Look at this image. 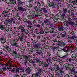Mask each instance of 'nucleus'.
<instances>
[{
  "label": "nucleus",
  "mask_w": 77,
  "mask_h": 77,
  "mask_svg": "<svg viewBox=\"0 0 77 77\" xmlns=\"http://www.w3.org/2000/svg\"><path fill=\"white\" fill-rule=\"evenodd\" d=\"M48 30H49L50 33H53V29L51 28H49Z\"/></svg>",
  "instance_id": "obj_22"
},
{
  "label": "nucleus",
  "mask_w": 77,
  "mask_h": 77,
  "mask_svg": "<svg viewBox=\"0 0 77 77\" xmlns=\"http://www.w3.org/2000/svg\"><path fill=\"white\" fill-rule=\"evenodd\" d=\"M30 14L31 16H27V17L28 19H33L34 17H33V16H34L35 15V11H30Z\"/></svg>",
  "instance_id": "obj_2"
},
{
  "label": "nucleus",
  "mask_w": 77,
  "mask_h": 77,
  "mask_svg": "<svg viewBox=\"0 0 77 77\" xmlns=\"http://www.w3.org/2000/svg\"><path fill=\"white\" fill-rule=\"evenodd\" d=\"M63 12H64L65 13H66V12L67 11V10L66 9H65L64 8H63Z\"/></svg>",
  "instance_id": "obj_39"
},
{
  "label": "nucleus",
  "mask_w": 77,
  "mask_h": 77,
  "mask_svg": "<svg viewBox=\"0 0 77 77\" xmlns=\"http://www.w3.org/2000/svg\"><path fill=\"white\" fill-rule=\"evenodd\" d=\"M77 72L74 73V75H75V77H77Z\"/></svg>",
  "instance_id": "obj_47"
},
{
  "label": "nucleus",
  "mask_w": 77,
  "mask_h": 77,
  "mask_svg": "<svg viewBox=\"0 0 77 77\" xmlns=\"http://www.w3.org/2000/svg\"><path fill=\"white\" fill-rule=\"evenodd\" d=\"M0 40H1V41H4V42H6V39H5L3 38H0Z\"/></svg>",
  "instance_id": "obj_25"
},
{
  "label": "nucleus",
  "mask_w": 77,
  "mask_h": 77,
  "mask_svg": "<svg viewBox=\"0 0 77 77\" xmlns=\"http://www.w3.org/2000/svg\"><path fill=\"white\" fill-rule=\"evenodd\" d=\"M42 9L43 11V12L45 13H47V12H48V10H47V9H46L45 8H43Z\"/></svg>",
  "instance_id": "obj_20"
},
{
  "label": "nucleus",
  "mask_w": 77,
  "mask_h": 77,
  "mask_svg": "<svg viewBox=\"0 0 77 77\" xmlns=\"http://www.w3.org/2000/svg\"><path fill=\"white\" fill-rule=\"evenodd\" d=\"M28 61H29V62H30V63H34V62H35V61H33V60L32 59H29Z\"/></svg>",
  "instance_id": "obj_27"
},
{
  "label": "nucleus",
  "mask_w": 77,
  "mask_h": 77,
  "mask_svg": "<svg viewBox=\"0 0 77 77\" xmlns=\"http://www.w3.org/2000/svg\"><path fill=\"white\" fill-rule=\"evenodd\" d=\"M37 6H41V4H40L39 2L37 3Z\"/></svg>",
  "instance_id": "obj_48"
},
{
  "label": "nucleus",
  "mask_w": 77,
  "mask_h": 77,
  "mask_svg": "<svg viewBox=\"0 0 77 77\" xmlns=\"http://www.w3.org/2000/svg\"><path fill=\"white\" fill-rule=\"evenodd\" d=\"M7 12V11H4L2 12V14H4L5 13H6Z\"/></svg>",
  "instance_id": "obj_50"
},
{
  "label": "nucleus",
  "mask_w": 77,
  "mask_h": 77,
  "mask_svg": "<svg viewBox=\"0 0 77 77\" xmlns=\"http://www.w3.org/2000/svg\"><path fill=\"white\" fill-rule=\"evenodd\" d=\"M48 62L49 63H48V64H52V63H51V59L49 58L48 59H46V61L45 63V64H44V62L43 65H42V66H43L45 67V68H46V67H48V64H46V63H47Z\"/></svg>",
  "instance_id": "obj_1"
},
{
  "label": "nucleus",
  "mask_w": 77,
  "mask_h": 77,
  "mask_svg": "<svg viewBox=\"0 0 77 77\" xmlns=\"http://www.w3.org/2000/svg\"><path fill=\"white\" fill-rule=\"evenodd\" d=\"M58 30L59 31H63V30H64V29H63V28L62 27H60L58 28Z\"/></svg>",
  "instance_id": "obj_24"
},
{
  "label": "nucleus",
  "mask_w": 77,
  "mask_h": 77,
  "mask_svg": "<svg viewBox=\"0 0 77 77\" xmlns=\"http://www.w3.org/2000/svg\"><path fill=\"white\" fill-rule=\"evenodd\" d=\"M4 47L7 50H10V49H11V48H9V47H6V46H4Z\"/></svg>",
  "instance_id": "obj_28"
},
{
  "label": "nucleus",
  "mask_w": 77,
  "mask_h": 77,
  "mask_svg": "<svg viewBox=\"0 0 77 77\" xmlns=\"http://www.w3.org/2000/svg\"><path fill=\"white\" fill-rule=\"evenodd\" d=\"M41 42H45L46 41V39H45V37H42V38L41 39Z\"/></svg>",
  "instance_id": "obj_15"
},
{
  "label": "nucleus",
  "mask_w": 77,
  "mask_h": 77,
  "mask_svg": "<svg viewBox=\"0 0 77 77\" xmlns=\"http://www.w3.org/2000/svg\"><path fill=\"white\" fill-rule=\"evenodd\" d=\"M77 57V55L75 54H73L72 55V57L73 59H75Z\"/></svg>",
  "instance_id": "obj_21"
},
{
  "label": "nucleus",
  "mask_w": 77,
  "mask_h": 77,
  "mask_svg": "<svg viewBox=\"0 0 77 77\" xmlns=\"http://www.w3.org/2000/svg\"><path fill=\"white\" fill-rule=\"evenodd\" d=\"M64 77H69V75L68 74H66L64 75Z\"/></svg>",
  "instance_id": "obj_40"
},
{
  "label": "nucleus",
  "mask_w": 77,
  "mask_h": 77,
  "mask_svg": "<svg viewBox=\"0 0 77 77\" xmlns=\"http://www.w3.org/2000/svg\"><path fill=\"white\" fill-rule=\"evenodd\" d=\"M28 50L29 51V54H30L31 53H32L33 51V50L32 49H28Z\"/></svg>",
  "instance_id": "obj_16"
},
{
  "label": "nucleus",
  "mask_w": 77,
  "mask_h": 77,
  "mask_svg": "<svg viewBox=\"0 0 77 77\" xmlns=\"http://www.w3.org/2000/svg\"><path fill=\"white\" fill-rule=\"evenodd\" d=\"M57 71L60 73H63V72L62 70H60V69H59V67L57 68Z\"/></svg>",
  "instance_id": "obj_12"
},
{
  "label": "nucleus",
  "mask_w": 77,
  "mask_h": 77,
  "mask_svg": "<svg viewBox=\"0 0 77 77\" xmlns=\"http://www.w3.org/2000/svg\"><path fill=\"white\" fill-rule=\"evenodd\" d=\"M38 75V74H33L32 75V77H36Z\"/></svg>",
  "instance_id": "obj_31"
},
{
  "label": "nucleus",
  "mask_w": 77,
  "mask_h": 77,
  "mask_svg": "<svg viewBox=\"0 0 77 77\" xmlns=\"http://www.w3.org/2000/svg\"><path fill=\"white\" fill-rule=\"evenodd\" d=\"M57 43L58 44H57V45H60V46H61L62 47L64 46V43L63 42H60L58 41L57 42Z\"/></svg>",
  "instance_id": "obj_7"
},
{
  "label": "nucleus",
  "mask_w": 77,
  "mask_h": 77,
  "mask_svg": "<svg viewBox=\"0 0 77 77\" xmlns=\"http://www.w3.org/2000/svg\"><path fill=\"white\" fill-rule=\"evenodd\" d=\"M2 69L4 71H5L6 69V68L5 67H3Z\"/></svg>",
  "instance_id": "obj_56"
},
{
  "label": "nucleus",
  "mask_w": 77,
  "mask_h": 77,
  "mask_svg": "<svg viewBox=\"0 0 77 77\" xmlns=\"http://www.w3.org/2000/svg\"><path fill=\"white\" fill-rule=\"evenodd\" d=\"M25 29H24V28H23L22 29H21V32H22V33H23L24 32V30Z\"/></svg>",
  "instance_id": "obj_42"
},
{
  "label": "nucleus",
  "mask_w": 77,
  "mask_h": 77,
  "mask_svg": "<svg viewBox=\"0 0 77 77\" xmlns=\"http://www.w3.org/2000/svg\"><path fill=\"white\" fill-rule=\"evenodd\" d=\"M27 45L28 47H29L30 46V43L29 42H28L27 43Z\"/></svg>",
  "instance_id": "obj_45"
},
{
  "label": "nucleus",
  "mask_w": 77,
  "mask_h": 77,
  "mask_svg": "<svg viewBox=\"0 0 77 77\" xmlns=\"http://www.w3.org/2000/svg\"><path fill=\"white\" fill-rule=\"evenodd\" d=\"M68 20H69L68 23L70 25H72L73 24V22H72V19H70V18H68Z\"/></svg>",
  "instance_id": "obj_9"
},
{
  "label": "nucleus",
  "mask_w": 77,
  "mask_h": 77,
  "mask_svg": "<svg viewBox=\"0 0 77 77\" xmlns=\"http://www.w3.org/2000/svg\"><path fill=\"white\" fill-rule=\"evenodd\" d=\"M32 26H30V25H29V26H28V27H29V28H32Z\"/></svg>",
  "instance_id": "obj_64"
},
{
  "label": "nucleus",
  "mask_w": 77,
  "mask_h": 77,
  "mask_svg": "<svg viewBox=\"0 0 77 77\" xmlns=\"http://www.w3.org/2000/svg\"><path fill=\"white\" fill-rule=\"evenodd\" d=\"M26 23L29 24V25H32V22L30 21H27Z\"/></svg>",
  "instance_id": "obj_30"
},
{
  "label": "nucleus",
  "mask_w": 77,
  "mask_h": 77,
  "mask_svg": "<svg viewBox=\"0 0 77 77\" xmlns=\"http://www.w3.org/2000/svg\"><path fill=\"white\" fill-rule=\"evenodd\" d=\"M24 32L26 33V34H28L29 33V31H28V30L27 29H25Z\"/></svg>",
  "instance_id": "obj_33"
},
{
  "label": "nucleus",
  "mask_w": 77,
  "mask_h": 77,
  "mask_svg": "<svg viewBox=\"0 0 77 77\" xmlns=\"http://www.w3.org/2000/svg\"><path fill=\"white\" fill-rule=\"evenodd\" d=\"M35 43H33V47H34V48H38V47H39L38 46V44H35Z\"/></svg>",
  "instance_id": "obj_17"
},
{
  "label": "nucleus",
  "mask_w": 77,
  "mask_h": 77,
  "mask_svg": "<svg viewBox=\"0 0 77 77\" xmlns=\"http://www.w3.org/2000/svg\"><path fill=\"white\" fill-rule=\"evenodd\" d=\"M13 46H15V47H18V45H17V44L15 43H14L13 44Z\"/></svg>",
  "instance_id": "obj_38"
},
{
  "label": "nucleus",
  "mask_w": 77,
  "mask_h": 77,
  "mask_svg": "<svg viewBox=\"0 0 77 77\" xmlns=\"http://www.w3.org/2000/svg\"><path fill=\"white\" fill-rule=\"evenodd\" d=\"M70 34L71 35H74V32H70Z\"/></svg>",
  "instance_id": "obj_55"
},
{
  "label": "nucleus",
  "mask_w": 77,
  "mask_h": 77,
  "mask_svg": "<svg viewBox=\"0 0 77 77\" xmlns=\"http://www.w3.org/2000/svg\"><path fill=\"white\" fill-rule=\"evenodd\" d=\"M40 3L41 5H44V2L42 1H41Z\"/></svg>",
  "instance_id": "obj_49"
},
{
  "label": "nucleus",
  "mask_w": 77,
  "mask_h": 77,
  "mask_svg": "<svg viewBox=\"0 0 77 77\" xmlns=\"http://www.w3.org/2000/svg\"><path fill=\"white\" fill-rule=\"evenodd\" d=\"M40 33L41 34H42L44 33V29H43V28H40Z\"/></svg>",
  "instance_id": "obj_19"
},
{
  "label": "nucleus",
  "mask_w": 77,
  "mask_h": 77,
  "mask_svg": "<svg viewBox=\"0 0 77 77\" xmlns=\"http://www.w3.org/2000/svg\"><path fill=\"white\" fill-rule=\"evenodd\" d=\"M72 66V68H69V69L70 70L71 72H75V69H74V66L72 65H71Z\"/></svg>",
  "instance_id": "obj_6"
},
{
  "label": "nucleus",
  "mask_w": 77,
  "mask_h": 77,
  "mask_svg": "<svg viewBox=\"0 0 77 77\" xmlns=\"http://www.w3.org/2000/svg\"><path fill=\"white\" fill-rule=\"evenodd\" d=\"M0 29L2 30H3L4 29H5V26L2 24L1 23H0Z\"/></svg>",
  "instance_id": "obj_8"
},
{
  "label": "nucleus",
  "mask_w": 77,
  "mask_h": 77,
  "mask_svg": "<svg viewBox=\"0 0 77 77\" xmlns=\"http://www.w3.org/2000/svg\"><path fill=\"white\" fill-rule=\"evenodd\" d=\"M18 71H19V70H17V69L15 70V73H17V72H18Z\"/></svg>",
  "instance_id": "obj_53"
},
{
  "label": "nucleus",
  "mask_w": 77,
  "mask_h": 77,
  "mask_svg": "<svg viewBox=\"0 0 77 77\" xmlns=\"http://www.w3.org/2000/svg\"><path fill=\"white\" fill-rule=\"evenodd\" d=\"M36 60L37 63H39L40 65V66H41V65H44V61H40V60L37 59H36Z\"/></svg>",
  "instance_id": "obj_5"
},
{
  "label": "nucleus",
  "mask_w": 77,
  "mask_h": 77,
  "mask_svg": "<svg viewBox=\"0 0 77 77\" xmlns=\"http://www.w3.org/2000/svg\"><path fill=\"white\" fill-rule=\"evenodd\" d=\"M73 2H74V4H75V5H77V0H75Z\"/></svg>",
  "instance_id": "obj_37"
},
{
  "label": "nucleus",
  "mask_w": 77,
  "mask_h": 77,
  "mask_svg": "<svg viewBox=\"0 0 77 77\" xmlns=\"http://www.w3.org/2000/svg\"><path fill=\"white\" fill-rule=\"evenodd\" d=\"M30 71H31V70H30V67H28L26 72L28 74H29L30 73Z\"/></svg>",
  "instance_id": "obj_18"
},
{
  "label": "nucleus",
  "mask_w": 77,
  "mask_h": 77,
  "mask_svg": "<svg viewBox=\"0 0 77 77\" xmlns=\"http://www.w3.org/2000/svg\"><path fill=\"white\" fill-rule=\"evenodd\" d=\"M23 59H25L26 60H27L28 59V57L26 55L23 56Z\"/></svg>",
  "instance_id": "obj_29"
},
{
  "label": "nucleus",
  "mask_w": 77,
  "mask_h": 77,
  "mask_svg": "<svg viewBox=\"0 0 77 77\" xmlns=\"http://www.w3.org/2000/svg\"><path fill=\"white\" fill-rule=\"evenodd\" d=\"M11 20L8 19L7 21V23L5 24V26H8V24H9L12 23V21H14V18H11Z\"/></svg>",
  "instance_id": "obj_4"
},
{
  "label": "nucleus",
  "mask_w": 77,
  "mask_h": 77,
  "mask_svg": "<svg viewBox=\"0 0 77 77\" xmlns=\"http://www.w3.org/2000/svg\"><path fill=\"white\" fill-rule=\"evenodd\" d=\"M52 60H53V61H56L57 62H59V60H60V61H61L62 60H59V59H58V58H55L53 57L52 58Z\"/></svg>",
  "instance_id": "obj_10"
},
{
  "label": "nucleus",
  "mask_w": 77,
  "mask_h": 77,
  "mask_svg": "<svg viewBox=\"0 0 77 77\" xmlns=\"http://www.w3.org/2000/svg\"><path fill=\"white\" fill-rule=\"evenodd\" d=\"M75 38V36H73L71 37V39H74Z\"/></svg>",
  "instance_id": "obj_61"
},
{
  "label": "nucleus",
  "mask_w": 77,
  "mask_h": 77,
  "mask_svg": "<svg viewBox=\"0 0 77 77\" xmlns=\"http://www.w3.org/2000/svg\"><path fill=\"white\" fill-rule=\"evenodd\" d=\"M10 71H11V72H14L15 71V69H11L10 70Z\"/></svg>",
  "instance_id": "obj_35"
},
{
  "label": "nucleus",
  "mask_w": 77,
  "mask_h": 77,
  "mask_svg": "<svg viewBox=\"0 0 77 77\" xmlns=\"http://www.w3.org/2000/svg\"><path fill=\"white\" fill-rule=\"evenodd\" d=\"M71 60H72L71 58H69V59H68V61H69V62H71Z\"/></svg>",
  "instance_id": "obj_52"
},
{
  "label": "nucleus",
  "mask_w": 77,
  "mask_h": 77,
  "mask_svg": "<svg viewBox=\"0 0 77 77\" xmlns=\"http://www.w3.org/2000/svg\"><path fill=\"white\" fill-rule=\"evenodd\" d=\"M57 39H58V41H59V40H60V38H57L55 40H54L53 41V42H56L57 41Z\"/></svg>",
  "instance_id": "obj_26"
},
{
  "label": "nucleus",
  "mask_w": 77,
  "mask_h": 77,
  "mask_svg": "<svg viewBox=\"0 0 77 77\" xmlns=\"http://www.w3.org/2000/svg\"><path fill=\"white\" fill-rule=\"evenodd\" d=\"M59 48V46H57V47L54 46L52 47L51 49L52 50H53V51H55L54 50H55V49H58Z\"/></svg>",
  "instance_id": "obj_13"
},
{
  "label": "nucleus",
  "mask_w": 77,
  "mask_h": 77,
  "mask_svg": "<svg viewBox=\"0 0 77 77\" xmlns=\"http://www.w3.org/2000/svg\"><path fill=\"white\" fill-rule=\"evenodd\" d=\"M36 54H40V52L38 51H37L36 52Z\"/></svg>",
  "instance_id": "obj_59"
},
{
  "label": "nucleus",
  "mask_w": 77,
  "mask_h": 77,
  "mask_svg": "<svg viewBox=\"0 0 77 77\" xmlns=\"http://www.w3.org/2000/svg\"><path fill=\"white\" fill-rule=\"evenodd\" d=\"M19 69L20 70H22V72H24V67H21Z\"/></svg>",
  "instance_id": "obj_34"
},
{
  "label": "nucleus",
  "mask_w": 77,
  "mask_h": 77,
  "mask_svg": "<svg viewBox=\"0 0 77 77\" xmlns=\"http://www.w3.org/2000/svg\"><path fill=\"white\" fill-rule=\"evenodd\" d=\"M32 64H33V66H35V65H36V63H35V61H34V63H32Z\"/></svg>",
  "instance_id": "obj_43"
},
{
  "label": "nucleus",
  "mask_w": 77,
  "mask_h": 77,
  "mask_svg": "<svg viewBox=\"0 0 77 77\" xmlns=\"http://www.w3.org/2000/svg\"><path fill=\"white\" fill-rule=\"evenodd\" d=\"M37 71L38 72V75H41V72L42 71L41 69L40 68H38L37 69Z\"/></svg>",
  "instance_id": "obj_14"
},
{
  "label": "nucleus",
  "mask_w": 77,
  "mask_h": 77,
  "mask_svg": "<svg viewBox=\"0 0 77 77\" xmlns=\"http://www.w3.org/2000/svg\"><path fill=\"white\" fill-rule=\"evenodd\" d=\"M19 27L20 28V29H23L24 28V27H23L22 26H19Z\"/></svg>",
  "instance_id": "obj_44"
},
{
  "label": "nucleus",
  "mask_w": 77,
  "mask_h": 77,
  "mask_svg": "<svg viewBox=\"0 0 77 77\" xmlns=\"http://www.w3.org/2000/svg\"><path fill=\"white\" fill-rule=\"evenodd\" d=\"M4 31H5V32H9V29H8L7 28H5V29H4Z\"/></svg>",
  "instance_id": "obj_41"
},
{
  "label": "nucleus",
  "mask_w": 77,
  "mask_h": 77,
  "mask_svg": "<svg viewBox=\"0 0 77 77\" xmlns=\"http://www.w3.org/2000/svg\"><path fill=\"white\" fill-rule=\"evenodd\" d=\"M66 36L67 38H69V35H68V34H66Z\"/></svg>",
  "instance_id": "obj_60"
},
{
  "label": "nucleus",
  "mask_w": 77,
  "mask_h": 77,
  "mask_svg": "<svg viewBox=\"0 0 77 77\" xmlns=\"http://www.w3.org/2000/svg\"><path fill=\"white\" fill-rule=\"evenodd\" d=\"M48 21H49V20H45L44 21V22L45 23H48Z\"/></svg>",
  "instance_id": "obj_36"
},
{
  "label": "nucleus",
  "mask_w": 77,
  "mask_h": 77,
  "mask_svg": "<svg viewBox=\"0 0 77 77\" xmlns=\"http://www.w3.org/2000/svg\"><path fill=\"white\" fill-rule=\"evenodd\" d=\"M36 26L37 27H40L41 26V25H37Z\"/></svg>",
  "instance_id": "obj_57"
},
{
  "label": "nucleus",
  "mask_w": 77,
  "mask_h": 77,
  "mask_svg": "<svg viewBox=\"0 0 77 77\" xmlns=\"http://www.w3.org/2000/svg\"><path fill=\"white\" fill-rule=\"evenodd\" d=\"M19 39H20V41L22 42V43H24V42H26V40H25V39H23V37H20L19 38Z\"/></svg>",
  "instance_id": "obj_11"
},
{
  "label": "nucleus",
  "mask_w": 77,
  "mask_h": 77,
  "mask_svg": "<svg viewBox=\"0 0 77 77\" xmlns=\"http://www.w3.org/2000/svg\"><path fill=\"white\" fill-rule=\"evenodd\" d=\"M10 2H11L12 3L13 2H15V0H10Z\"/></svg>",
  "instance_id": "obj_51"
},
{
  "label": "nucleus",
  "mask_w": 77,
  "mask_h": 77,
  "mask_svg": "<svg viewBox=\"0 0 77 77\" xmlns=\"http://www.w3.org/2000/svg\"><path fill=\"white\" fill-rule=\"evenodd\" d=\"M54 5V3L53 2H51L50 3H49V6H53Z\"/></svg>",
  "instance_id": "obj_32"
},
{
  "label": "nucleus",
  "mask_w": 77,
  "mask_h": 77,
  "mask_svg": "<svg viewBox=\"0 0 77 77\" xmlns=\"http://www.w3.org/2000/svg\"><path fill=\"white\" fill-rule=\"evenodd\" d=\"M49 77H53V75H52V74H50L49 75Z\"/></svg>",
  "instance_id": "obj_62"
},
{
  "label": "nucleus",
  "mask_w": 77,
  "mask_h": 77,
  "mask_svg": "<svg viewBox=\"0 0 77 77\" xmlns=\"http://www.w3.org/2000/svg\"><path fill=\"white\" fill-rule=\"evenodd\" d=\"M23 21H24V23H26V22L27 23V21H28L27 20V19H23Z\"/></svg>",
  "instance_id": "obj_46"
},
{
  "label": "nucleus",
  "mask_w": 77,
  "mask_h": 77,
  "mask_svg": "<svg viewBox=\"0 0 77 77\" xmlns=\"http://www.w3.org/2000/svg\"><path fill=\"white\" fill-rule=\"evenodd\" d=\"M32 6V5H30L29 6V8H31Z\"/></svg>",
  "instance_id": "obj_54"
},
{
  "label": "nucleus",
  "mask_w": 77,
  "mask_h": 77,
  "mask_svg": "<svg viewBox=\"0 0 77 77\" xmlns=\"http://www.w3.org/2000/svg\"><path fill=\"white\" fill-rule=\"evenodd\" d=\"M65 35H62V38H65Z\"/></svg>",
  "instance_id": "obj_58"
},
{
  "label": "nucleus",
  "mask_w": 77,
  "mask_h": 77,
  "mask_svg": "<svg viewBox=\"0 0 77 77\" xmlns=\"http://www.w3.org/2000/svg\"><path fill=\"white\" fill-rule=\"evenodd\" d=\"M34 8L35 9V10L36 12H38L39 11V9L36 6L34 7Z\"/></svg>",
  "instance_id": "obj_23"
},
{
  "label": "nucleus",
  "mask_w": 77,
  "mask_h": 77,
  "mask_svg": "<svg viewBox=\"0 0 77 77\" xmlns=\"http://www.w3.org/2000/svg\"><path fill=\"white\" fill-rule=\"evenodd\" d=\"M65 15V14L64 13H63L62 14V17H64Z\"/></svg>",
  "instance_id": "obj_63"
},
{
  "label": "nucleus",
  "mask_w": 77,
  "mask_h": 77,
  "mask_svg": "<svg viewBox=\"0 0 77 77\" xmlns=\"http://www.w3.org/2000/svg\"><path fill=\"white\" fill-rule=\"evenodd\" d=\"M17 7L18 8H17L16 9V11H18V12H20V11H21L22 12L26 11V9L23 7L20 6V5H18L17 6Z\"/></svg>",
  "instance_id": "obj_3"
}]
</instances>
